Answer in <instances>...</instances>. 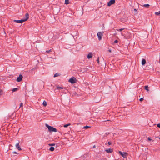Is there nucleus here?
<instances>
[{
    "mask_svg": "<svg viewBox=\"0 0 160 160\" xmlns=\"http://www.w3.org/2000/svg\"><path fill=\"white\" fill-rule=\"evenodd\" d=\"M148 140L149 141H151L152 140L150 138H148Z\"/></svg>",
    "mask_w": 160,
    "mask_h": 160,
    "instance_id": "2f4dec72",
    "label": "nucleus"
},
{
    "mask_svg": "<svg viewBox=\"0 0 160 160\" xmlns=\"http://www.w3.org/2000/svg\"><path fill=\"white\" fill-rule=\"evenodd\" d=\"M69 82L72 83H74L76 82V78L74 77H72L69 79Z\"/></svg>",
    "mask_w": 160,
    "mask_h": 160,
    "instance_id": "7ed1b4c3",
    "label": "nucleus"
},
{
    "mask_svg": "<svg viewBox=\"0 0 160 160\" xmlns=\"http://www.w3.org/2000/svg\"><path fill=\"white\" fill-rule=\"evenodd\" d=\"M58 76H59L58 74V73H56L55 74H54V77H56Z\"/></svg>",
    "mask_w": 160,
    "mask_h": 160,
    "instance_id": "4be33fe9",
    "label": "nucleus"
},
{
    "mask_svg": "<svg viewBox=\"0 0 160 160\" xmlns=\"http://www.w3.org/2000/svg\"><path fill=\"white\" fill-rule=\"evenodd\" d=\"M51 52V49H50L49 50H47L46 52L48 53H50Z\"/></svg>",
    "mask_w": 160,
    "mask_h": 160,
    "instance_id": "393cba45",
    "label": "nucleus"
},
{
    "mask_svg": "<svg viewBox=\"0 0 160 160\" xmlns=\"http://www.w3.org/2000/svg\"><path fill=\"white\" fill-rule=\"evenodd\" d=\"M48 145L49 146H54L55 145V143L49 144Z\"/></svg>",
    "mask_w": 160,
    "mask_h": 160,
    "instance_id": "b1692460",
    "label": "nucleus"
},
{
    "mask_svg": "<svg viewBox=\"0 0 160 160\" xmlns=\"http://www.w3.org/2000/svg\"><path fill=\"white\" fill-rule=\"evenodd\" d=\"M63 88L62 87L58 86L57 87V89H62Z\"/></svg>",
    "mask_w": 160,
    "mask_h": 160,
    "instance_id": "aec40b11",
    "label": "nucleus"
},
{
    "mask_svg": "<svg viewBox=\"0 0 160 160\" xmlns=\"http://www.w3.org/2000/svg\"><path fill=\"white\" fill-rule=\"evenodd\" d=\"M105 145H107V143H105Z\"/></svg>",
    "mask_w": 160,
    "mask_h": 160,
    "instance_id": "4c0bfd02",
    "label": "nucleus"
},
{
    "mask_svg": "<svg viewBox=\"0 0 160 160\" xmlns=\"http://www.w3.org/2000/svg\"><path fill=\"white\" fill-rule=\"evenodd\" d=\"M23 106V103H21L20 104V107H20H21Z\"/></svg>",
    "mask_w": 160,
    "mask_h": 160,
    "instance_id": "bb28decb",
    "label": "nucleus"
},
{
    "mask_svg": "<svg viewBox=\"0 0 160 160\" xmlns=\"http://www.w3.org/2000/svg\"><path fill=\"white\" fill-rule=\"evenodd\" d=\"M108 143L109 145H110L111 144V143L110 142H108Z\"/></svg>",
    "mask_w": 160,
    "mask_h": 160,
    "instance_id": "7c9ffc66",
    "label": "nucleus"
},
{
    "mask_svg": "<svg viewBox=\"0 0 160 160\" xmlns=\"http://www.w3.org/2000/svg\"><path fill=\"white\" fill-rule=\"evenodd\" d=\"M97 62L98 63H99V57H98L97 60Z\"/></svg>",
    "mask_w": 160,
    "mask_h": 160,
    "instance_id": "a878e982",
    "label": "nucleus"
},
{
    "mask_svg": "<svg viewBox=\"0 0 160 160\" xmlns=\"http://www.w3.org/2000/svg\"><path fill=\"white\" fill-rule=\"evenodd\" d=\"M69 3V0H65V4H68Z\"/></svg>",
    "mask_w": 160,
    "mask_h": 160,
    "instance_id": "6ab92c4d",
    "label": "nucleus"
},
{
    "mask_svg": "<svg viewBox=\"0 0 160 160\" xmlns=\"http://www.w3.org/2000/svg\"><path fill=\"white\" fill-rule=\"evenodd\" d=\"M134 10L136 12H137V11L136 9H134Z\"/></svg>",
    "mask_w": 160,
    "mask_h": 160,
    "instance_id": "f704fd0d",
    "label": "nucleus"
},
{
    "mask_svg": "<svg viewBox=\"0 0 160 160\" xmlns=\"http://www.w3.org/2000/svg\"><path fill=\"white\" fill-rule=\"evenodd\" d=\"M70 125H71L70 123H68L67 124H65V125H64L63 127H65V128H67L68 126H70Z\"/></svg>",
    "mask_w": 160,
    "mask_h": 160,
    "instance_id": "ddd939ff",
    "label": "nucleus"
},
{
    "mask_svg": "<svg viewBox=\"0 0 160 160\" xmlns=\"http://www.w3.org/2000/svg\"><path fill=\"white\" fill-rule=\"evenodd\" d=\"M49 150L51 151H53L54 150V148L53 147H51L50 148Z\"/></svg>",
    "mask_w": 160,
    "mask_h": 160,
    "instance_id": "4468645a",
    "label": "nucleus"
},
{
    "mask_svg": "<svg viewBox=\"0 0 160 160\" xmlns=\"http://www.w3.org/2000/svg\"><path fill=\"white\" fill-rule=\"evenodd\" d=\"M25 18L24 19H22L21 20H13V22H14L17 23H22L23 22H24L25 21H26L29 18V14L28 13H26L25 14Z\"/></svg>",
    "mask_w": 160,
    "mask_h": 160,
    "instance_id": "f257e3e1",
    "label": "nucleus"
},
{
    "mask_svg": "<svg viewBox=\"0 0 160 160\" xmlns=\"http://www.w3.org/2000/svg\"><path fill=\"white\" fill-rule=\"evenodd\" d=\"M159 139H160V138H159Z\"/></svg>",
    "mask_w": 160,
    "mask_h": 160,
    "instance_id": "58836bf2",
    "label": "nucleus"
},
{
    "mask_svg": "<svg viewBox=\"0 0 160 160\" xmlns=\"http://www.w3.org/2000/svg\"><path fill=\"white\" fill-rule=\"evenodd\" d=\"M92 56V52L89 53L88 55L87 58L88 59H90Z\"/></svg>",
    "mask_w": 160,
    "mask_h": 160,
    "instance_id": "9d476101",
    "label": "nucleus"
},
{
    "mask_svg": "<svg viewBox=\"0 0 160 160\" xmlns=\"http://www.w3.org/2000/svg\"><path fill=\"white\" fill-rule=\"evenodd\" d=\"M146 63V60L145 59H142V65H144Z\"/></svg>",
    "mask_w": 160,
    "mask_h": 160,
    "instance_id": "9b49d317",
    "label": "nucleus"
},
{
    "mask_svg": "<svg viewBox=\"0 0 160 160\" xmlns=\"http://www.w3.org/2000/svg\"><path fill=\"white\" fill-rule=\"evenodd\" d=\"M115 2V0H110L108 3V5L109 6L114 4Z\"/></svg>",
    "mask_w": 160,
    "mask_h": 160,
    "instance_id": "39448f33",
    "label": "nucleus"
},
{
    "mask_svg": "<svg viewBox=\"0 0 160 160\" xmlns=\"http://www.w3.org/2000/svg\"><path fill=\"white\" fill-rule=\"evenodd\" d=\"M102 33L101 32H98L97 33V36L99 40H100L102 39Z\"/></svg>",
    "mask_w": 160,
    "mask_h": 160,
    "instance_id": "0eeeda50",
    "label": "nucleus"
},
{
    "mask_svg": "<svg viewBox=\"0 0 160 160\" xmlns=\"http://www.w3.org/2000/svg\"><path fill=\"white\" fill-rule=\"evenodd\" d=\"M143 100V98H141L140 99H139V100L140 101H142Z\"/></svg>",
    "mask_w": 160,
    "mask_h": 160,
    "instance_id": "cd10ccee",
    "label": "nucleus"
},
{
    "mask_svg": "<svg viewBox=\"0 0 160 160\" xmlns=\"http://www.w3.org/2000/svg\"><path fill=\"white\" fill-rule=\"evenodd\" d=\"M157 126L158 127L160 128V123H159V124H157Z\"/></svg>",
    "mask_w": 160,
    "mask_h": 160,
    "instance_id": "c85d7f7f",
    "label": "nucleus"
},
{
    "mask_svg": "<svg viewBox=\"0 0 160 160\" xmlns=\"http://www.w3.org/2000/svg\"><path fill=\"white\" fill-rule=\"evenodd\" d=\"M95 147V146L94 145L93 146V148H94Z\"/></svg>",
    "mask_w": 160,
    "mask_h": 160,
    "instance_id": "e433bc0d",
    "label": "nucleus"
},
{
    "mask_svg": "<svg viewBox=\"0 0 160 160\" xmlns=\"http://www.w3.org/2000/svg\"><path fill=\"white\" fill-rule=\"evenodd\" d=\"M150 6V5L148 4H144L143 5V6L145 7H147V8H148Z\"/></svg>",
    "mask_w": 160,
    "mask_h": 160,
    "instance_id": "2eb2a0df",
    "label": "nucleus"
},
{
    "mask_svg": "<svg viewBox=\"0 0 160 160\" xmlns=\"http://www.w3.org/2000/svg\"><path fill=\"white\" fill-rule=\"evenodd\" d=\"M18 89V88H13L12 89V92H15Z\"/></svg>",
    "mask_w": 160,
    "mask_h": 160,
    "instance_id": "a211bd4d",
    "label": "nucleus"
},
{
    "mask_svg": "<svg viewBox=\"0 0 160 160\" xmlns=\"http://www.w3.org/2000/svg\"><path fill=\"white\" fill-rule=\"evenodd\" d=\"M105 151L107 153H111L113 151V149L112 148H109L107 149H106Z\"/></svg>",
    "mask_w": 160,
    "mask_h": 160,
    "instance_id": "1a4fd4ad",
    "label": "nucleus"
},
{
    "mask_svg": "<svg viewBox=\"0 0 160 160\" xmlns=\"http://www.w3.org/2000/svg\"><path fill=\"white\" fill-rule=\"evenodd\" d=\"M108 51L110 52H112V51L111 49H109L108 50Z\"/></svg>",
    "mask_w": 160,
    "mask_h": 160,
    "instance_id": "473e14b6",
    "label": "nucleus"
},
{
    "mask_svg": "<svg viewBox=\"0 0 160 160\" xmlns=\"http://www.w3.org/2000/svg\"><path fill=\"white\" fill-rule=\"evenodd\" d=\"M124 29V28H121L119 29H117L116 30L118 31H122Z\"/></svg>",
    "mask_w": 160,
    "mask_h": 160,
    "instance_id": "412c9836",
    "label": "nucleus"
},
{
    "mask_svg": "<svg viewBox=\"0 0 160 160\" xmlns=\"http://www.w3.org/2000/svg\"><path fill=\"white\" fill-rule=\"evenodd\" d=\"M118 42V40H115L114 42V43H117Z\"/></svg>",
    "mask_w": 160,
    "mask_h": 160,
    "instance_id": "c756f323",
    "label": "nucleus"
},
{
    "mask_svg": "<svg viewBox=\"0 0 160 160\" xmlns=\"http://www.w3.org/2000/svg\"><path fill=\"white\" fill-rule=\"evenodd\" d=\"M155 15L158 16H160V11L155 13Z\"/></svg>",
    "mask_w": 160,
    "mask_h": 160,
    "instance_id": "f3484780",
    "label": "nucleus"
},
{
    "mask_svg": "<svg viewBox=\"0 0 160 160\" xmlns=\"http://www.w3.org/2000/svg\"><path fill=\"white\" fill-rule=\"evenodd\" d=\"M23 78L21 74H20L18 77L17 78V81L18 82H20L22 81Z\"/></svg>",
    "mask_w": 160,
    "mask_h": 160,
    "instance_id": "423d86ee",
    "label": "nucleus"
},
{
    "mask_svg": "<svg viewBox=\"0 0 160 160\" xmlns=\"http://www.w3.org/2000/svg\"><path fill=\"white\" fill-rule=\"evenodd\" d=\"M42 104L44 106H46L47 105V103L46 101H44Z\"/></svg>",
    "mask_w": 160,
    "mask_h": 160,
    "instance_id": "f8f14e48",
    "label": "nucleus"
},
{
    "mask_svg": "<svg viewBox=\"0 0 160 160\" xmlns=\"http://www.w3.org/2000/svg\"><path fill=\"white\" fill-rule=\"evenodd\" d=\"M13 153H15V154H17V152H13Z\"/></svg>",
    "mask_w": 160,
    "mask_h": 160,
    "instance_id": "72a5a7b5",
    "label": "nucleus"
},
{
    "mask_svg": "<svg viewBox=\"0 0 160 160\" xmlns=\"http://www.w3.org/2000/svg\"><path fill=\"white\" fill-rule=\"evenodd\" d=\"M145 89L147 91H148L149 90L148 89V86H145L144 87Z\"/></svg>",
    "mask_w": 160,
    "mask_h": 160,
    "instance_id": "dca6fc26",
    "label": "nucleus"
},
{
    "mask_svg": "<svg viewBox=\"0 0 160 160\" xmlns=\"http://www.w3.org/2000/svg\"><path fill=\"white\" fill-rule=\"evenodd\" d=\"M2 92V90H0V94H1V92Z\"/></svg>",
    "mask_w": 160,
    "mask_h": 160,
    "instance_id": "c9c22d12",
    "label": "nucleus"
},
{
    "mask_svg": "<svg viewBox=\"0 0 160 160\" xmlns=\"http://www.w3.org/2000/svg\"><path fill=\"white\" fill-rule=\"evenodd\" d=\"M119 153L124 158H125L127 157V153L125 152H122L121 151H119Z\"/></svg>",
    "mask_w": 160,
    "mask_h": 160,
    "instance_id": "20e7f679",
    "label": "nucleus"
},
{
    "mask_svg": "<svg viewBox=\"0 0 160 160\" xmlns=\"http://www.w3.org/2000/svg\"><path fill=\"white\" fill-rule=\"evenodd\" d=\"M19 142L17 143L15 145L17 149L19 150H21L22 149L19 145Z\"/></svg>",
    "mask_w": 160,
    "mask_h": 160,
    "instance_id": "6e6552de",
    "label": "nucleus"
},
{
    "mask_svg": "<svg viewBox=\"0 0 160 160\" xmlns=\"http://www.w3.org/2000/svg\"><path fill=\"white\" fill-rule=\"evenodd\" d=\"M90 128V127L88 126H85L83 128L85 129H87L88 128Z\"/></svg>",
    "mask_w": 160,
    "mask_h": 160,
    "instance_id": "5701e85b",
    "label": "nucleus"
},
{
    "mask_svg": "<svg viewBox=\"0 0 160 160\" xmlns=\"http://www.w3.org/2000/svg\"><path fill=\"white\" fill-rule=\"evenodd\" d=\"M46 126L48 128V131L50 132H56L58 131V130L56 128L49 126L47 124H46Z\"/></svg>",
    "mask_w": 160,
    "mask_h": 160,
    "instance_id": "f03ea898",
    "label": "nucleus"
}]
</instances>
